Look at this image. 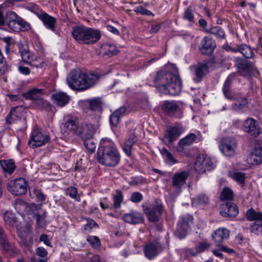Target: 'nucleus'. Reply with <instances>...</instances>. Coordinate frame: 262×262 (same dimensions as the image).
<instances>
[{
    "mask_svg": "<svg viewBox=\"0 0 262 262\" xmlns=\"http://www.w3.org/2000/svg\"><path fill=\"white\" fill-rule=\"evenodd\" d=\"M153 82L155 86L162 93L176 96L181 91L182 84L180 76L177 73L162 70L155 76Z\"/></svg>",
    "mask_w": 262,
    "mask_h": 262,
    "instance_id": "obj_1",
    "label": "nucleus"
},
{
    "mask_svg": "<svg viewBox=\"0 0 262 262\" xmlns=\"http://www.w3.org/2000/svg\"><path fill=\"white\" fill-rule=\"evenodd\" d=\"M101 76L96 72H83L74 69L67 76V82L72 90L84 91L94 87Z\"/></svg>",
    "mask_w": 262,
    "mask_h": 262,
    "instance_id": "obj_2",
    "label": "nucleus"
},
{
    "mask_svg": "<svg viewBox=\"0 0 262 262\" xmlns=\"http://www.w3.org/2000/svg\"><path fill=\"white\" fill-rule=\"evenodd\" d=\"M99 163L107 167H114L120 161V155L116 144L110 139H102L97 152Z\"/></svg>",
    "mask_w": 262,
    "mask_h": 262,
    "instance_id": "obj_3",
    "label": "nucleus"
},
{
    "mask_svg": "<svg viewBox=\"0 0 262 262\" xmlns=\"http://www.w3.org/2000/svg\"><path fill=\"white\" fill-rule=\"evenodd\" d=\"M143 210L150 222H158L164 211V206L160 199H155L152 204H143Z\"/></svg>",
    "mask_w": 262,
    "mask_h": 262,
    "instance_id": "obj_4",
    "label": "nucleus"
},
{
    "mask_svg": "<svg viewBox=\"0 0 262 262\" xmlns=\"http://www.w3.org/2000/svg\"><path fill=\"white\" fill-rule=\"evenodd\" d=\"M164 249V245L159 239L149 241L144 245L143 252L145 256L152 260L161 253Z\"/></svg>",
    "mask_w": 262,
    "mask_h": 262,
    "instance_id": "obj_5",
    "label": "nucleus"
},
{
    "mask_svg": "<svg viewBox=\"0 0 262 262\" xmlns=\"http://www.w3.org/2000/svg\"><path fill=\"white\" fill-rule=\"evenodd\" d=\"M28 186V183L24 178L12 180L7 184V190L12 194L16 196H20L26 194Z\"/></svg>",
    "mask_w": 262,
    "mask_h": 262,
    "instance_id": "obj_6",
    "label": "nucleus"
},
{
    "mask_svg": "<svg viewBox=\"0 0 262 262\" xmlns=\"http://www.w3.org/2000/svg\"><path fill=\"white\" fill-rule=\"evenodd\" d=\"M219 148L224 156L231 157L235 154L237 148L236 140L232 137L225 138L222 140Z\"/></svg>",
    "mask_w": 262,
    "mask_h": 262,
    "instance_id": "obj_7",
    "label": "nucleus"
},
{
    "mask_svg": "<svg viewBox=\"0 0 262 262\" xmlns=\"http://www.w3.org/2000/svg\"><path fill=\"white\" fill-rule=\"evenodd\" d=\"M193 217L188 214L182 215L177 225L175 235L179 238H184L188 233L190 223L192 222Z\"/></svg>",
    "mask_w": 262,
    "mask_h": 262,
    "instance_id": "obj_8",
    "label": "nucleus"
},
{
    "mask_svg": "<svg viewBox=\"0 0 262 262\" xmlns=\"http://www.w3.org/2000/svg\"><path fill=\"white\" fill-rule=\"evenodd\" d=\"M242 129L248 134L257 137L261 133L259 122L251 117L247 118L243 122Z\"/></svg>",
    "mask_w": 262,
    "mask_h": 262,
    "instance_id": "obj_9",
    "label": "nucleus"
},
{
    "mask_svg": "<svg viewBox=\"0 0 262 262\" xmlns=\"http://www.w3.org/2000/svg\"><path fill=\"white\" fill-rule=\"evenodd\" d=\"M234 66L238 72L243 76H246L255 70V63L241 57H236L234 60Z\"/></svg>",
    "mask_w": 262,
    "mask_h": 262,
    "instance_id": "obj_10",
    "label": "nucleus"
},
{
    "mask_svg": "<svg viewBox=\"0 0 262 262\" xmlns=\"http://www.w3.org/2000/svg\"><path fill=\"white\" fill-rule=\"evenodd\" d=\"M190 70L193 72V80L197 83L201 82L209 72L208 63L201 62L196 65L191 66Z\"/></svg>",
    "mask_w": 262,
    "mask_h": 262,
    "instance_id": "obj_11",
    "label": "nucleus"
},
{
    "mask_svg": "<svg viewBox=\"0 0 262 262\" xmlns=\"http://www.w3.org/2000/svg\"><path fill=\"white\" fill-rule=\"evenodd\" d=\"M233 97H236L232 100L234 101L232 105L233 111L238 113H243L248 110L249 101L247 97L242 96L241 93H235Z\"/></svg>",
    "mask_w": 262,
    "mask_h": 262,
    "instance_id": "obj_12",
    "label": "nucleus"
},
{
    "mask_svg": "<svg viewBox=\"0 0 262 262\" xmlns=\"http://www.w3.org/2000/svg\"><path fill=\"white\" fill-rule=\"evenodd\" d=\"M162 111L170 117H180L181 112L180 102L176 101L166 100L163 102L161 105Z\"/></svg>",
    "mask_w": 262,
    "mask_h": 262,
    "instance_id": "obj_13",
    "label": "nucleus"
},
{
    "mask_svg": "<svg viewBox=\"0 0 262 262\" xmlns=\"http://www.w3.org/2000/svg\"><path fill=\"white\" fill-rule=\"evenodd\" d=\"M36 16L41 20L45 27L49 30H51L56 34L60 36V33L56 29V18L53 17L44 11L36 13Z\"/></svg>",
    "mask_w": 262,
    "mask_h": 262,
    "instance_id": "obj_14",
    "label": "nucleus"
},
{
    "mask_svg": "<svg viewBox=\"0 0 262 262\" xmlns=\"http://www.w3.org/2000/svg\"><path fill=\"white\" fill-rule=\"evenodd\" d=\"M184 129L183 126L180 124H176L172 127H169L165 130L164 139L166 140L168 144H171L178 139Z\"/></svg>",
    "mask_w": 262,
    "mask_h": 262,
    "instance_id": "obj_15",
    "label": "nucleus"
},
{
    "mask_svg": "<svg viewBox=\"0 0 262 262\" xmlns=\"http://www.w3.org/2000/svg\"><path fill=\"white\" fill-rule=\"evenodd\" d=\"M220 213L225 218L234 217L238 214V207L232 201H227L221 205Z\"/></svg>",
    "mask_w": 262,
    "mask_h": 262,
    "instance_id": "obj_16",
    "label": "nucleus"
},
{
    "mask_svg": "<svg viewBox=\"0 0 262 262\" xmlns=\"http://www.w3.org/2000/svg\"><path fill=\"white\" fill-rule=\"evenodd\" d=\"M216 47L215 41L211 37L205 36L201 40L199 50L202 54L210 55L213 53Z\"/></svg>",
    "mask_w": 262,
    "mask_h": 262,
    "instance_id": "obj_17",
    "label": "nucleus"
},
{
    "mask_svg": "<svg viewBox=\"0 0 262 262\" xmlns=\"http://www.w3.org/2000/svg\"><path fill=\"white\" fill-rule=\"evenodd\" d=\"M89 27L81 25L72 28L71 32L73 38L79 43L84 45Z\"/></svg>",
    "mask_w": 262,
    "mask_h": 262,
    "instance_id": "obj_18",
    "label": "nucleus"
},
{
    "mask_svg": "<svg viewBox=\"0 0 262 262\" xmlns=\"http://www.w3.org/2000/svg\"><path fill=\"white\" fill-rule=\"evenodd\" d=\"M45 93V89L34 88L29 90L26 93H23L22 96L27 100L33 101L37 105L40 101L43 99L42 96Z\"/></svg>",
    "mask_w": 262,
    "mask_h": 262,
    "instance_id": "obj_19",
    "label": "nucleus"
},
{
    "mask_svg": "<svg viewBox=\"0 0 262 262\" xmlns=\"http://www.w3.org/2000/svg\"><path fill=\"white\" fill-rule=\"evenodd\" d=\"M95 131V128L94 124L83 122L79 125L76 135H80L81 140L93 138Z\"/></svg>",
    "mask_w": 262,
    "mask_h": 262,
    "instance_id": "obj_20",
    "label": "nucleus"
},
{
    "mask_svg": "<svg viewBox=\"0 0 262 262\" xmlns=\"http://www.w3.org/2000/svg\"><path fill=\"white\" fill-rule=\"evenodd\" d=\"M50 139V137L48 135H43L38 130H35L33 131L28 143L30 144L31 142H33L31 146L33 148H35L45 144L49 141Z\"/></svg>",
    "mask_w": 262,
    "mask_h": 262,
    "instance_id": "obj_21",
    "label": "nucleus"
},
{
    "mask_svg": "<svg viewBox=\"0 0 262 262\" xmlns=\"http://www.w3.org/2000/svg\"><path fill=\"white\" fill-rule=\"evenodd\" d=\"M262 148L259 144H255L251 149L247 161L252 165H258L262 162Z\"/></svg>",
    "mask_w": 262,
    "mask_h": 262,
    "instance_id": "obj_22",
    "label": "nucleus"
},
{
    "mask_svg": "<svg viewBox=\"0 0 262 262\" xmlns=\"http://www.w3.org/2000/svg\"><path fill=\"white\" fill-rule=\"evenodd\" d=\"M64 122L62 123L61 128L64 133L72 132L77 134L79 124L78 119L76 117L67 116L64 119Z\"/></svg>",
    "mask_w": 262,
    "mask_h": 262,
    "instance_id": "obj_23",
    "label": "nucleus"
},
{
    "mask_svg": "<svg viewBox=\"0 0 262 262\" xmlns=\"http://www.w3.org/2000/svg\"><path fill=\"white\" fill-rule=\"evenodd\" d=\"M195 168H199L200 172H205L213 168L212 162L210 158L202 155L197 157L195 162Z\"/></svg>",
    "mask_w": 262,
    "mask_h": 262,
    "instance_id": "obj_24",
    "label": "nucleus"
},
{
    "mask_svg": "<svg viewBox=\"0 0 262 262\" xmlns=\"http://www.w3.org/2000/svg\"><path fill=\"white\" fill-rule=\"evenodd\" d=\"M230 231L226 228H221L215 230L212 234V238L216 246L227 240L229 237Z\"/></svg>",
    "mask_w": 262,
    "mask_h": 262,
    "instance_id": "obj_25",
    "label": "nucleus"
},
{
    "mask_svg": "<svg viewBox=\"0 0 262 262\" xmlns=\"http://www.w3.org/2000/svg\"><path fill=\"white\" fill-rule=\"evenodd\" d=\"M51 98L53 102L58 106L62 107L70 101V97L66 93L59 91L51 94Z\"/></svg>",
    "mask_w": 262,
    "mask_h": 262,
    "instance_id": "obj_26",
    "label": "nucleus"
},
{
    "mask_svg": "<svg viewBox=\"0 0 262 262\" xmlns=\"http://www.w3.org/2000/svg\"><path fill=\"white\" fill-rule=\"evenodd\" d=\"M24 110L23 105L13 107L6 118V122L11 124L21 119Z\"/></svg>",
    "mask_w": 262,
    "mask_h": 262,
    "instance_id": "obj_27",
    "label": "nucleus"
},
{
    "mask_svg": "<svg viewBox=\"0 0 262 262\" xmlns=\"http://www.w3.org/2000/svg\"><path fill=\"white\" fill-rule=\"evenodd\" d=\"M126 111L127 107L121 106L110 115L109 121L112 128L116 127L118 126L121 118L125 116Z\"/></svg>",
    "mask_w": 262,
    "mask_h": 262,
    "instance_id": "obj_28",
    "label": "nucleus"
},
{
    "mask_svg": "<svg viewBox=\"0 0 262 262\" xmlns=\"http://www.w3.org/2000/svg\"><path fill=\"white\" fill-rule=\"evenodd\" d=\"M4 255L8 257H14L19 253L18 249L14 245L9 242L8 239L0 245Z\"/></svg>",
    "mask_w": 262,
    "mask_h": 262,
    "instance_id": "obj_29",
    "label": "nucleus"
},
{
    "mask_svg": "<svg viewBox=\"0 0 262 262\" xmlns=\"http://www.w3.org/2000/svg\"><path fill=\"white\" fill-rule=\"evenodd\" d=\"M235 78V73H232L230 74L224 82L223 87V93L224 95L227 99L229 100H232L233 99H236V98L233 97L234 96V93L233 94L231 91L232 83Z\"/></svg>",
    "mask_w": 262,
    "mask_h": 262,
    "instance_id": "obj_30",
    "label": "nucleus"
},
{
    "mask_svg": "<svg viewBox=\"0 0 262 262\" xmlns=\"http://www.w3.org/2000/svg\"><path fill=\"white\" fill-rule=\"evenodd\" d=\"M122 219L125 222L132 224L142 223L144 221L143 214L137 211L125 213L123 215Z\"/></svg>",
    "mask_w": 262,
    "mask_h": 262,
    "instance_id": "obj_31",
    "label": "nucleus"
},
{
    "mask_svg": "<svg viewBox=\"0 0 262 262\" xmlns=\"http://www.w3.org/2000/svg\"><path fill=\"white\" fill-rule=\"evenodd\" d=\"M101 32L99 29L89 27L84 45H93L100 40Z\"/></svg>",
    "mask_w": 262,
    "mask_h": 262,
    "instance_id": "obj_32",
    "label": "nucleus"
},
{
    "mask_svg": "<svg viewBox=\"0 0 262 262\" xmlns=\"http://www.w3.org/2000/svg\"><path fill=\"white\" fill-rule=\"evenodd\" d=\"M196 139V136L195 134H189L185 137L179 140L177 147L178 151H184L187 147L192 144Z\"/></svg>",
    "mask_w": 262,
    "mask_h": 262,
    "instance_id": "obj_33",
    "label": "nucleus"
},
{
    "mask_svg": "<svg viewBox=\"0 0 262 262\" xmlns=\"http://www.w3.org/2000/svg\"><path fill=\"white\" fill-rule=\"evenodd\" d=\"M188 177L189 173L186 171H182L180 172L174 173L172 177V186L180 188L186 183V180Z\"/></svg>",
    "mask_w": 262,
    "mask_h": 262,
    "instance_id": "obj_34",
    "label": "nucleus"
},
{
    "mask_svg": "<svg viewBox=\"0 0 262 262\" xmlns=\"http://www.w3.org/2000/svg\"><path fill=\"white\" fill-rule=\"evenodd\" d=\"M18 15L13 12H10L8 14L6 18V23L8 27L12 31L19 32V26L18 25Z\"/></svg>",
    "mask_w": 262,
    "mask_h": 262,
    "instance_id": "obj_35",
    "label": "nucleus"
},
{
    "mask_svg": "<svg viewBox=\"0 0 262 262\" xmlns=\"http://www.w3.org/2000/svg\"><path fill=\"white\" fill-rule=\"evenodd\" d=\"M84 105L93 112H101L102 111V102L100 98L85 100Z\"/></svg>",
    "mask_w": 262,
    "mask_h": 262,
    "instance_id": "obj_36",
    "label": "nucleus"
},
{
    "mask_svg": "<svg viewBox=\"0 0 262 262\" xmlns=\"http://www.w3.org/2000/svg\"><path fill=\"white\" fill-rule=\"evenodd\" d=\"M0 165L4 172L11 174L16 168L15 162L13 159L0 160Z\"/></svg>",
    "mask_w": 262,
    "mask_h": 262,
    "instance_id": "obj_37",
    "label": "nucleus"
},
{
    "mask_svg": "<svg viewBox=\"0 0 262 262\" xmlns=\"http://www.w3.org/2000/svg\"><path fill=\"white\" fill-rule=\"evenodd\" d=\"M205 32L214 35L219 40L226 38L225 32L224 29L220 26L212 27L208 29H206Z\"/></svg>",
    "mask_w": 262,
    "mask_h": 262,
    "instance_id": "obj_38",
    "label": "nucleus"
},
{
    "mask_svg": "<svg viewBox=\"0 0 262 262\" xmlns=\"http://www.w3.org/2000/svg\"><path fill=\"white\" fill-rule=\"evenodd\" d=\"M3 219L5 224L11 227H15L18 222L15 214L11 211H7L4 213Z\"/></svg>",
    "mask_w": 262,
    "mask_h": 262,
    "instance_id": "obj_39",
    "label": "nucleus"
},
{
    "mask_svg": "<svg viewBox=\"0 0 262 262\" xmlns=\"http://www.w3.org/2000/svg\"><path fill=\"white\" fill-rule=\"evenodd\" d=\"M210 247V244L206 242H200L195 246V251L192 249H188L187 252L192 256H196L199 254L204 252Z\"/></svg>",
    "mask_w": 262,
    "mask_h": 262,
    "instance_id": "obj_40",
    "label": "nucleus"
},
{
    "mask_svg": "<svg viewBox=\"0 0 262 262\" xmlns=\"http://www.w3.org/2000/svg\"><path fill=\"white\" fill-rule=\"evenodd\" d=\"M245 216L249 221H262V212L256 211L253 208L247 210Z\"/></svg>",
    "mask_w": 262,
    "mask_h": 262,
    "instance_id": "obj_41",
    "label": "nucleus"
},
{
    "mask_svg": "<svg viewBox=\"0 0 262 262\" xmlns=\"http://www.w3.org/2000/svg\"><path fill=\"white\" fill-rule=\"evenodd\" d=\"M239 52L246 58H253L255 56L252 48L246 44L239 45Z\"/></svg>",
    "mask_w": 262,
    "mask_h": 262,
    "instance_id": "obj_42",
    "label": "nucleus"
},
{
    "mask_svg": "<svg viewBox=\"0 0 262 262\" xmlns=\"http://www.w3.org/2000/svg\"><path fill=\"white\" fill-rule=\"evenodd\" d=\"M115 194L113 195V207L114 209H118L121 207V203L123 201L122 192L119 189L116 190Z\"/></svg>",
    "mask_w": 262,
    "mask_h": 262,
    "instance_id": "obj_43",
    "label": "nucleus"
},
{
    "mask_svg": "<svg viewBox=\"0 0 262 262\" xmlns=\"http://www.w3.org/2000/svg\"><path fill=\"white\" fill-rule=\"evenodd\" d=\"M65 193L67 195H69L72 199L79 202H80V196L78 192V189L74 186H70L65 189Z\"/></svg>",
    "mask_w": 262,
    "mask_h": 262,
    "instance_id": "obj_44",
    "label": "nucleus"
},
{
    "mask_svg": "<svg viewBox=\"0 0 262 262\" xmlns=\"http://www.w3.org/2000/svg\"><path fill=\"white\" fill-rule=\"evenodd\" d=\"M160 152L164 157L166 163L169 164H174L177 162V161L173 158L172 155L168 150L166 148H162L160 150Z\"/></svg>",
    "mask_w": 262,
    "mask_h": 262,
    "instance_id": "obj_45",
    "label": "nucleus"
},
{
    "mask_svg": "<svg viewBox=\"0 0 262 262\" xmlns=\"http://www.w3.org/2000/svg\"><path fill=\"white\" fill-rule=\"evenodd\" d=\"M14 208L18 213L24 214L28 208V205L23 200L17 199L14 204Z\"/></svg>",
    "mask_w": 262,
    "mask_h": 262,
    "instance_id": "obj_46",
    "label": "nucleus"
},
{
    "mask_svg": "<svg viewBox=\"0 0 262 262\" xmlns=\"http://www.w3.org/2000/svg\"><path fill=\"white\" fill-rule=\"evenodd\" d=\"M209 202V198L204 193L200 194L192 200L193 204L198 205H205Z\"/></svg>",
    "mask_w": 262,
    "mask_h": 262,
    "instance_id": "obj_47",
    "label": "nucleus"
},
{
    "mask_svg": "<svg viewBox=\"0 0 262 262\" xmlns=\"http://www.w3.org/2000/svg\"><path fill=\"white\" fill-rule=\"evenodd\" d=\"M220 199L222 201H231L233 199V191L228 187L224 188L220 195Z\"/></svg>",
    "mask_w": 262,
    "mask_h": 262,
    "instance_id": "obj_48",
    "label": "nucleus"
},
{
    "mask_svg": "<svg viewBox=\"0 0 262 262\" xmlns=\"http://www.w3.org/2000/svg\"><path fill=\"white\" fill-rule=\"evenodd\" d=\"M249 229L252 233L256 234H262V221H258L250 224Z\"/></svg>",
    "mask_w": 262,
    "mask_h": 262,
    "instance_id": "obj_49",
    "label": "nucleus"
},
{
    "mask_svg": "<svg viewBox=\"0 0 262 262\" xmlns=\"http://www.w3.org/2000/svg\"><path fill=\"white\" fill-rule=\"evenodd\" d=\"M232 179L237 182L241 187H243L245 184V174L242 172H234L232 176Z\"/></svg>",
    "mask_w": 262,
    "mask_h": 262,
    "instance_id": "obj_50",
    "label": "nucleus"
},
{
    "mask_svg": "<svg viewBox=\"0 0 262 262\" xmlns=\"http://www.w3.org/2000/svg\"><path fill=\"white\" fill-rule=\"evenodd\" d=\"M86 241L94 249H99L101 246V242L98 237L93 235L88 236Z\"/></svg>",
    "mask_w": 262,
    "mask_h": 262,
    "instance_id": "obj_51",
    "label": "nucleus"
},
{
    "mask_svg": "<svg viewBox=\"0 0 262 262\" xmlns=\"http://www.w3.org/2000/svg\"><path fill=\"white\" fill-rule=\"evenodd\" d=\"M86 149L91 154L94 152L96 148V144L93 141V138L84 139L82 140Z\"/></svg>",
    "mask_w": 262,
    "mask_h": 262,
    "instance_id": "obj_52",
    "label": "nucleus"
},
{
    "mask_svg": "<svg viewBox=\"0 0 262 262\" xmlns=\"http://www.w3.org/2000/svg\"><path fill=\"white\" fill-rule=\"evenodd\" d=\"M37 106L48 112H53L54 109V106L51 103L44 99L40 101Z\"/></svg>",
    "mask_w": 262,
    "mask_h": 262,
    "instance_id": "obj_53",
    "label": "nucleus"
},
{
    "mask_svg": "<svg viewBox=\"0 0 262 262\" xmlns=\"http://www.w3.org/2000/svg\"><path fill=\"white\" fill-rule=\"evenodd\" d=\"M104 47L107 50L104 53V54L105 55L112 56L118 54V50H117L116 47L114 45L106 44L104 46Z\"/></svg>",
    "mask_w": 262,
    "mask_h": 262,
    "instance_id": "obj_54",
    "label": "nucleus"
},
{
    "mask_svg": "<svg viewBox=\"0 0 262 262\" xmlns=\"http://www.w3.org/2000/svg\"><path fill=\"white\" fill-rule=\"evenodd\" d=\"M134 12L143 15L154 16L155 14L150 10L145 9L142 6H139L135 8Z\"/></svg>",
    "mask_w": 262,
    "mask_h": 262,
    "instance_id": "obj_55",
    "label": "nucleus"
},
{
    "mask_svg": "<svg viewBox=\"0 0 262 262\" xmlns=\"http://www.w3.org/2000/svg\"><path fill=\"white\" fill-rule=\"evenodd\" d=\"M18 25L19 26V31H27L31 29L30 25L29 23L25 21L22 18L18 16Z\"/></svg>",
    "mask_w": 262,
    "mask_h": 262,
    "instance_id": "obj_56",
    "label": "nucleus"
},
{
    "mask_svg": "<svg viewBox=\"0 0 262 262\" xmlns=\"http://www.w3.org/2000/svg\"><path fill=\"white\" fill-rule=\"evenodd\" d=\"M183 18L189 22H194V16L192 13L191 6H189L185 11L183 15Z\"/></svg>",
    "mask_w": 262,
    "mask_h": 262,
    "instance_id": "obj_57",
    "label": "nucleus"
},
{
    "mask_svg": "<svg viewBox=\"0 0 262 262\" xmlns=\"http://www.w3.org/2000/svg\"><path fill=\"white\" fill-rule=\"evenodd\" d=\"M143 196L139 192H134L132 193L129 198L130 201L134 203H139L143 200Z\"/></svg>",
    "mask_w": 262,
    "mask_h": 262,
    "instance_id": "obj_58",
    "label": "nucleus"
},
{
    "mask_svg": "<svg viewBox=\"0 0 262 262\" xmlns=\"http://www.w3.org/2000/svg\"><path fill=\"white\" fill-rule=\"evenodd\" d=\"M47 216L46 212H44L42 214H36V224L39 227H42L45 224V220Z\"/></svg>",
    "mask_w": 262,
    "mask_h": 262,
    "instance_id": "obj_59",
    "label": "nucleus"
},
{
    "mask_svg": "<svg viewBox=\"0 0 262 262\" xmlns=\"http://www.w3.org/2000/svg\"><path fill=\"white\" fill-rule=\"evenodd\" d=\"M72 202L66 199L60 200L59 201L58 205H60L66 211L68 212L72 210V207H69Z\"/></svg>",
    "mask_w": 262,
    "mask_h": 262,
    "instance_id": "obj_60",
    "label": "nucleus"
},
{
    "mask_svg": "<svg viewBox=\"0 0 262 262\" xmlns=\"http://www.w3.org/2000/svg\"><path fill=\"white\" fill-rule=\"evenodd\" d=\"M34 194L37 202H42L45 201L46 195L40 190H34Z\"/></svg>",
    "mask_w": 262,
    "mask_h": 262,
    "instance_id": "obj_61",
    "label": "nucleus"
},
{
    "mask_svg": "<svg viewBox=\"0 0 262 262\" xmlns=\"http://www.w3.org/2000/svg\"><path fill=\"white\" fill-rule=\"evenodd\" d=\"M36 255L41 258H45L48 254L47 250L42 247H38L35 250Z\"/></svg>",
    "mask_w": 262,
    "mask_h": 262,
    "instance_id": "obj_62",
    "label": "nucleus"
},
{
    "mask_svg": "<svg viewBox=\"0 0 262 262\" xmlns=\"http://www.w3.org/2000/svg\"><path fill=\"white\" fill-rule=\"evenodd\" d=\"M136 136L134 133L129 137L128 140L125 142L124 144L132 147L133 145L136 143Z\"/></svg>",
    "mask_w": 262,
    "mask_h": 262,
    "instance_id": "obj_63",
    "label": "nucleus"
},
{
    "mask_svg": "<svg viewBox=\"0 0 262 262\" xmlns=\"http://www.w3.org/2000/svg\"><path fill=\"white\" fill-rule=\"evenodd\" d=\"M39 240L41 242H43V243L49 247H52L51 243L47 234H42L41 235Z\"/></svg>",
    "mask_w": 262,
    "mask_h": 262,
    "instance_id": "obj_64",
    "label": "nucleus"
}]
</instances>
